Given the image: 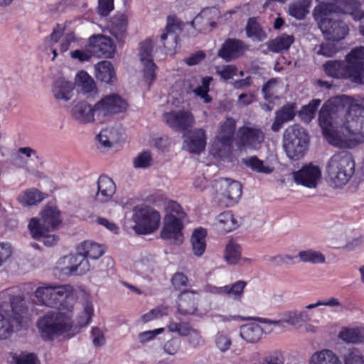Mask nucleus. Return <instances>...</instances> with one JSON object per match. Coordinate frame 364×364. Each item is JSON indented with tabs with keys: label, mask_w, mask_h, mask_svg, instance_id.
<instances>
[{
	"label": "nucleus",
	"mask_w": 364,
	"mask_h": 364,
	"mask_svg": "<svg viewBox=\"0 0 364 364\" xmlns=\"http://www.w3.org/2000/svg\"><path fill=\"white\" fill-rule=\"evenodd\" d=\"M206 236V229L201 227L195 229L192 233L191 242L192 245L193 252L196 257H201L205 251Z\"/></svg>",
	"instance_id": "cd10ccee"
},
{
	"label": "nucleus",
	"mask_w": 364,
	"mask_h": 364,
	"mask_svg": "<svg viewBox=\"0 0 364 364\" xmlns=\"http://www.w3.org/2000/svg\"><path fill=\"white\" fill-rule=\"evenodd\" d=\"M309 136L299 124L289 126L284 132L283 146L287 156L294 161L301 159L307 150Z\"/></svg>",
	"instance_id": "9d476101"
},
{
	"label": "nucleus",
	"mask_w": 364,
	"mask_h": 364,
	"mask_svg": "<svg viewBox=\"0 0 364 364\" xmlns=\"http://www.w3.org/2000/svg\"><path fill=\"white\" fill-rule=\"evenodd\" d=\"M239 143L250 149H258L264 139L263 132L256 127H242L238 130Z\"/></svg>",
	"instance_id": "6ab92c4d"
},
{
	"label": "nucleus",
	"mask_w": 364,
	"mask_h": 364,
	"mask_svg": "<svg viewBox=\"0 0 364 364\" xmlns=\"http://www.w3.org/2000/svg\"><path fill=\"white\" fill-rule=\"evenodd\" d=\"M143 65V78L144 81L150 86L156 78L157 66L154 60L141 62Z\"/></svg>",
	"instance_id": "a18cd8bd"
},
{
	"label": "nucleus",
	"mask_w": 364,
	"mask_h": 364,
	"mask_svg": "<svg viewBox=\"0 0 364 364\" xmlns=\"http://www.w3.org/2000/svg\"><path fill=\"white\" fill-rule=\"evenodd\" d=\"M333 15L332 14L313 10V17L325 39L328 41H339L346 38L349 29L344 21L333 18Z\"/></svg>",
	"instance_id": "9b49d317"
},
{
	"label": "nucleus",
	"mask_w": 364,
	"mask_h": 364,
	"mask_svg": "<svg viewBox=\"0 0 364 364\" xmlns=\"http://www.w3.org/2000/svg\"><path fill=\"white\" fill-rule=\"evenodd\" d=\"M164 119L170 128L179 132H185L195 122L193 114L186 110L166 112Z\"/></svg>",
	"instance_id": "f3484780"
},
{
	"label": "nucleus",
	"mask_w": 364,
	"mask_h": 364,
	"mask_svg": "<svg viewBox=\"0 0 364 364\" xmlns=\"http://www.w3.org/2000/svg\"><path fill=\"white\" fill-rule=\"evenodd\" d=\"M235 127V120L232 117L227 118L226 120L221 124L220 133L218 136V139L223 146H232L234 139Z\"/></svg>",
	"instance_id": "bb28decb"
},
{
	"label": "nucleus",
	"mask_w": 364,
	"mask_h": 364,
	"mask_svg": "<svg viewBox=\"0 0 364 364\" xmlns=\"http://www.w3.org/2000/svg\"><path fill=\"white\" fill-rule=\"evenodd\" d=\"M215 343L220 351L225 352L230 348L232 342L227 336L218 333L216 336Z\"/></svg>",
	"instance_id": "052dcab7"
},
{
	"label": "nucleus",
	"mask_w": 364,
	"mask_h": 364,
	"mask_svg": "<svg viewBox=\"0 0 364 364\" xmlns=\"http://www.w3.org/2000/svg\"><path fill=\"white\" fill-rule=\"evenodd\" d=\"M178 30H181V26L176 17L168 16L165 30L160 36L156 37L154 42L151 39H146L141 43L139 50L141 62L153 60L154 44L160 48H164L166 52L174 49L179 41V37L176 33V31Z\"/></svg>",
	"instance_id": "0eeeda50"
},
{
	"label": "nucleus",
	"mask_w": 364,
	"mask_h": 364,
	"mask_svg": "<svg viewBox=\"0 0 364 364\" xmlns=\"http://www.w3.org/2000/svg\"><path fill=\"white\" fill-rule=\"evenodd\" d=\"M94 315V309L91 302L87 301L83 304V311L77 318L76 326L82 328L87 326Z\"/></svg>",
	"instance_id": "37998d69"
},
{
	"label": "nucleus",
	"mask_w": 364,
	"mask_h": 364,
	"mask_svg": "<svg viewBox=\"0 0 364 364\" xmlns=\"http://www.w3.org/2000/svg\"><path fill=\"white\" fill-rule=\"evenodd\" d=\"M98 14L102 16H107L114 9V0H98Z\"/></svg>",
	"instance_id": "13d9d810"
},
{
	"label": "nucleus",
	"mask_w": 364,
	"mask_h": 364,
	"mask_svg": "<svg viewBox=\"0 0 364 364\" xmlns=\"http://www.w3.org/2000/svg\"><path fill=\"white\" fill-rule=\"evenodd\" d=\"M73 59H77L80 62L88 61L92 57V52L84 50H75L70 53Z\"/></svg>",
	"instance_id": "338daca9"
},
{
	"label": "nucleus",
	"mask_w": 364,
	"mask_h": 364,
	"mask_svg": "<svg viewBox=\"0 0 364 364\" xmlns=\"http://www.w3.org/2000/svg\"><path fill=\"white\" fill-rule=\"evenodd\" d=\"M321 104V100L318 99L312 100L309 105L303 107L302 112L306 114L309 119L314 118L317 109Z\"/></svg>",
	"instance_id": "680f3d73"
},
{
	"label": "nucleus",
	"mask_w": 364,
	"mask_h": 364,
	"mask_svg": "<svg viewBox=\"0 0 364 364\" xmlns=\"http://www.w3.org/2000/svg\"><path fill=\"white\" fill-rule=\"evenodd\" d=\"M238 227V221L231 211H226L218 215L217 228L222 233L231 232Z\"/></svg>",
	"instance_id": "473e14b6"
},
{
	"label": "nucleus",
	"mask_w": 364,
	"mask_h": 364,
	"mask_svg": "<svg viewBox=\"0 0 364 364\" xmlns=\"http://www.w3.org/2000/svg\"><path fill=\"white\" fill-rule=\"evenodd\" d=\"M242 163L250 167L252 171L257 173L269 174L273 171V168L269 166H265L264 162L259 159L256 156H250L247 159H243Z\"/></svg>",
	"instance_id": "a19ab883"
},
{
	"label": "nucleus",
	"mask_w": 364,
	"mask_h": 364,
	"mask_svg": "<svg viewBox=\"0 0 364 364\" xmlns=\"http://www.w3.org/2000/svg\"><path fill=\"white\" fill-rule=\"evenodd\" d=\"M92 343L95 347L102 346L105 343V338L102 331L98 327H92L90 331Z\"/></svg>",
	"instance_id": "4d7b16f0"
},
{
	"label": "nucleus",
	"mask_w": 364,
	"mask_h": 364,
	"mask_svg": "<svg viewBox=\"0 0 364 364\" xmlns=\"http://www.w3.org/2000/svg\"><path fill=\"white\" fill-rule=\"evenodd\" d=\"M241 257L240 246L233 241H230L225 247V259L230 264H235Z\"/></svg>",
	"instance_id": "79ce46f5"
},
{
	"label": "nucleus",
	"mask_w": 364,
	"mask_h": 364,
	"mask_svg": "<svg viewBox=\"0 0 364 364\" xmlns=\"http://www.w3.org/2000/svg\"><path fill=\"white\" fill-rule=\"evenodd\" d=\"M12 332L13 326L0 314V339H6Z\"/></svg>",
	"instance_id": "5fc2aeb1"
},
{
	"label": "nucleus",
	"mask_w": 364,
	"mask_h": 364,
	"mask_svg": "<svg viewBox=\"0 0 364 364\" xmlns=\"http://www.w3.org/2000/svg\"><path fill=\"white\" fill-rule=\"evenodd\" d=\"M309 3L306 1L290 4L289 6V14L297 20H302L309 14Z\"/></svg>",
	"instance_id": "c03bdc74"
},
{
	"label": "nucleus",
	"mask_w": 364,
	"mask_h": 364,
	"mask_svg": "<svg viewBox=\"0 0 364 364\" xmlns=\"http://www.w3.org/2000/svg\"><path fill=\"white\" fill-rule=\"evenodd\" d=\"M216 73L225 81L232 79L237 75V69L233 65H224L215 68Z\"/></svg>",
	"instance_id": "09e8293b"
},
{
	"label": "nucleus",
	"mask_w": 364,
	"mask_h": 364,
	"mask_svg": "<svg viewBox=\"0 0 364 364\" xmlns=\"http://www.w3.org/2000/svg\"><path fill=\"white\" fill-rule=\"evenodd\" d=\"M128 19L125 14L117 12L107 24V28L110 34L114 37L117 41L124 42L127 36Z\"/></svg>",
	"instance_id": "412c9836"
},
{
	"label": "nucleus",
	"mask_w": 364,
	"mask_h": 364,
	"mask_svg": "<svg viewBox=\"0 0 364 364\" xmlns=\"http://www.w3.org/2000/svg\"><path fill=\"white\" fill-rule=\"evenodd\" d=\"M96 78L105 83H110L115 78V72L112 64L107 60L99 62L95 66Z\"/></svg>",
	"instance_id": "7c9ffc66"
},
{
	"label": "nucleus",
	"mask_w": 364,
	"mask_h": 364,
	"mask_svg": "<svg viewBox=\"0 0 364 364\" xmlns=\"http://www.w3.org/2000/svg\"><path fill=\"white\" fill-rule=\"evenodd\" d=\"M164 328H159L154 330L146 331L139 333L138 338L141 344H146L153 341L156 336L164 332Z\"/></svg>",
	"instance_id": "603ef678"
},
{
	"label": "nucleus",
	"mask_w": 364,
	"mask_h": 364,
	"mask_svg": "<svg viewBox=\"0 0 364 364\" xmlns=\"http://www.w3.org/2000/svg\"><path fill=\"white\" fill-rule=\"evenodd\" d=\"M261 31L262 30L257 22L253 18H250L246 26L247 35L249 37H259Z\"/></svg>",
	"instance_id": "bf43d9fd"
},
{
	"label": "nucleus",
	"mask_w": 364,
	"mask_h": 364,
	"mask_svg": "<svg viewBox=\"0 0 364 364\" xmlns=\"http://www.w3.org/2000/svg\"><path fill=\"white\" fill-rule=\"evenodd\" d=\"M215 187L216 189L220 188L222 198L221 201L225 206H232L238 202L242 193V186L237 181L227 178H220L215 181Z\"/></svg>",
	"instance_id": "2eb2a0df"
},
{
	"label": "nucleus",
	"mask_w": 364,
	"mask_h": 364,
	"mask_svg": "<svg viewBox=\"0 0 364 364\" xmlns=\"http://www.w3.org/2000/svg\"><path fill=\"white\" fill-rule=\"evenodd\" d=\"M152 157L148 151L140 153L134 160V166L137 168H145L151 165Z\"/></svg>",
	"instance_id": "3c124183"
},
{
	"label": "nucleus",
	"mask_w": 364,
	"mask_h": 364,
	"mask_svg": "<svg viewBox=\"0 0 364 364\" xmlns=\"http://www.w3.org/2000/svg\"><path fill=\"white\" fill-rule=\"evenodd\" d=\"M133 230L138 235H149L156 231L161 223L159 211L148 205H136L133 208Z\"/></svg>",
	"instance_id": "f8f14e48"
},
{
	"label": "nucleus",
	"mask_w": 364,
	"mask_h": 364,
	"mask_svg": "<svg viewBox=\"0 0 364 364\" xmlns=\"http://www.w3.org/2000/svg\"><path fill=\"white\" fill-rule=\"evenodd\" d=\"M344 364H364V355L357 348H352L345 355Z\"/></svg>",
	"instance_id": "8fccbe9b"
},
{
	"label": "nucleus",
	"mask_w": 364,
	"mask_h": 364,
	"mask_svg": "<svg viewBox=\"0 0 364 364\" xmlns=\"http://www.w3.org/2000/svg\"><path fill=\"white\" fill-rule=\"evenodd\" d=\"M73 288L70 285L44 284L35 291V296L40 304L59 310L73 311L70 302Z\"/></svg>",
	"instance_id": "6e6552de"
},
{
	"label": "nucleus",
	"mask_w": 364,
	"mask_h": 364,
	"mask_svg": "<svg viewBox=\"0 0 364 364\" xmlns=\"http://www.w3.org/2000/svg\"><path fill=\"white\" fill-rule=\"evenodd\" d=\"M71 114L79 124H87L97 122L96 104L92 107L86 101L78 102L72 107Z\"/></svg>",
	"instance_id": "aec40b11"
},
{
	"label": "nucleus",
	"mask_w": 364,
	"mask_h": 364,
	"mask_svg": "<svg viewBox=\"0 0 364 364\" xmlns=\"http://www.w3.org/2000/svg\"><path fill=\"white\" fill-rule=\"evenodd\" d=\"M355 168V160L351 153L347 151L335 153L326 165V172L331 186L335 188L345 186L353 176Z\"/></svg>",
	"instance_id": "423d86ee"
},
{
	"label": "nucleus",
	"mask_w": 364,
	"mask_h": 364,
	"mask_svg": "<svg viewBox=\"0 0 364 364\" xmlns=\"http://www.w3.org/2000/svg\"><path fill=\"white\" fill-rule=\"evenodd\" d=\"M198 294L196 291H181L178 299V311L182 315L195 314L198 309Z\"/></svg>",
	"instance_id": "4be33fe9"
},
{
	"label": "nucleus",
	"mask_w": 364,
	"mask_h": 364,
	"mask_svg": "<svg viewBox=\"0 0 364 364\" xmlns=\"http://www.w3.org/2000/svg\"><path fill=\"white\" fill-rule=\"evenodd\" d=\"M320 2L314 9L332 14H350L355 21H360L364 12L358 0H327Z\"/></svg>",
	"instance_id": "ddd939ff"
},
{
	"label": "nucleus",
	"mask_w": 364,
	"mask_h": 364,
	"mask_svg": "<svg viewBox=\"0 0 364 364\" xmlns=\"http://www.w3.org/2000/svg\"><path fill=\"white\" fill-rule=\"evenodd\" d=\"M294 41L293 36L282 34L271 41L268 43V48L273 53H279L284 50H288Z\"/></svg>",
	"instance_id": "f704fd0d"
},
{
	"label": "nucleus",
	"mask_w": 364,
	"mask_h": 364,
	"mask_svg": "<svg viewBox=\"0 0 364 364\" xmlns=\"http://www.w3.org/2000/svg\"><path fill=\"white\" fill-rule=\"evenodd\" d=\"M245 49V45L241 40L228 38L223 43L218 55L226 62H230L236 58Z\"/></svg>",
	"instance_id": "b1692460"
},
{
	"label": "nucleus",
	"mask_w": 364,
	"mask_h": 364,
	"mask_svg": "<svg viewBox=\"0 0 364 364\" xmlns=\"http://www.w3.org/2000/svg\"><path fill=\"white\" fill-rule=\"evenodd\" d=\"M247 286V282L239 280L235 283L225 285V296L240 301L244 296V290Z\"/></svg>",
	"instance_id": "c9c22d12"
},
{
	"label": "nucleus",
	"mask_w": 364,
	"mask_h": 364,
	"mask_svg": "<svg viewBox=\"0 0 364 364\" xmlns=\"http://www.w3.org/2000/svg\"><path fill=\"white\" fill-rule=\"evenodd\" d=\"M213 77L210 76L203 77L201 80V85L196 87L193 92L206 104L212 102V97L208 95L210 91V85Z\"/></svg>",
	"instance_id": "ea45409f"
},
{
	"label": "nucleus",
	"mask_w": 364,
	"mask_h": 364,
	"mask_svg": "<svg viewBox=\"0 0 364 364\" xmlns=\"http://www.w3.org/2000/svg\"><path fill=\"white\" fill-rule=\"evenodd\" d=\"M300 261L311 264H323L326 262V257L321 252L313 249L300 251L297 256Z\"/></svg>",
	"instance_id": "4c0bfd02"
},
{
	"label": "nucleus",
	"mask_w": 364,
	"mask_h": 364,
	"mask_svg": "<svg viewBox=\"0 0 364 364\" xmlns=\"http://www.w3.org/2000/svg\"><path fill=\"white\" fill-rule=\"evenodd\" d=\"M333 42L327 41L326 43H322L316 50V53L325 57H332L339 50L338 46Z\"/></svg>",
	"instance_id": "de8ad7c7"
},
{
	"label": "nucleus",
	"mask_w": 364,
	"mask_h": 364,
	"mask_svg": "<svg viewBox=\"0 0 364 364\" xmlns=\"http://www.w3.org/2000/svg\"><path fill=\"white\" fill-rule=\"evenodd\" d=\"M105 253L103 247L92 241H85L77 248L76 254L65 256L63 259L69 264L64 270L70 275H82L90 269L88 258L97 259Z\"/></svg>",
	"instance_id": "20e7f679"
},
{
	"label": "nucleus",
	"mask_w": 364,
	"mask_h": 364,
	"mask_svg": "<svg viewBox=\"0 0 364 364\" xmlns=\"http://www.w3.org/2000/svg\"><path fill=\"white\" fill-rule=\"evenodd\" d=\"M263 333L261 326L255 323H247L240 327V335L248 343L257 342Z\"/></svg>",
	"instance_id": "2f4dec72"
},
{
	"label": "nucleus",
	"mask_w": 364,
	"mask_h": 364,
	"mask_svg": "<svg viewBox=\"0 0 364 364\" xmlns=\"http://www.w3.org/2000/svg\"><path fill=\"white\" fill-rule=\"evenodd\" d=\"M205 58V53L204 51L198 50L186 58L184 61L188 65L193 66L200 63Z\"/></svg>",
	"instance_id": "0e129e2a"
},
{
	"label": "nucleus",
	"mask_w": 364,
	"mask_h": 364,
	"mask_svg": "<svg viewBox=\"0 0 364 364\" xmlns=\"http://www.w3.org/2000/svg\"><path fill=\"white\" fill-rule=\"evenodd\" d=\"M37 327L43 341H53L55 338L73 330V311H48L38 318Z\"/></svg>",
	"instance_id": "7ed1b4c3"
},
{
	"label": "nucleus",
	"mask_w": 364,
	"mask_h": 364,
	"mask_svg": "<svg viewBox=\"0 0 364 364\" xmlns=\"http://www.w3.org/2000/svg\"><path fill=\"white\" fill-rule=\"evenodd\" d=\"M110 131L108 129H102L99 134L97 135L96 139L100 143L102 146L105 148L111 147V139L109 136Z\"/></svg>",
	"instance_id": "69168bd1"
},
{
	"label": "nucleus",
	"mask_w": 364,
	"mask_h": 364,
	"mask_svg": "<svg viewBox=\"0 0 364 364\" xmlns=\"http://www.w3.org/2000/svg\"><path fill=\"white\" fill-rule=\"evenodd\" d=\"M10 307L11 314L10 316L16 323H21L23 318L28 311L26 301L21 296H13L10 298Z\"/></svg>",
	"instance_id": "c756f323"
},
{
	"label": "nucleus",
	"mask_w": 364,
	"mask_h": 364,
	"mask_svg": "<svg viewBox=\"0 0 364 364\" xmlns=\"http://www.w3.org/2000/svg\"><path fill=\"white\" fill-rule=\"evenodd\" d=\"M323 69L328 77L364 85V46L353 48L344 60L326 61Z\"/></svg>",
	"instance_id": "f03ea898"
},
{
	"label": "nucleus",
	"mask_w": 364,
	"mask_h": 364,
	"mask_svg": "<svg viewBox=\"0 0 364 364\" xmlns=\"http://www.w3.org/2000/svg\"><path fill=\"white\" fill-rule=\"evenodd\" d=\"M128 104L117 94L105 96L96 103L97 122L102 123L113 115L127 110Z\"/></svg>",
	"instance_id": "4468645a"
},
{
	"label": "nucleus",
	"mask_w": 364,
	"mask_h": 364,
	"mask_svg": "<svg viewBox=\"0 0 364 364\" xmlns=\"http://www.w3.org/2000/svg\"><path fill=\"white\" fill-rule=\"evenodd\" d=\"M168 330L177 333L181 336H188L192 329L188 323L170 322L168 326Z\"/></svg>",
	"instance_id": "864d4df0"
},
{
	"label": "nucleus",
	"mask_w": 364,
	"mask_h": 364,
	"mask_svg": "<svg viewBox=\"0 0 364 364\" xmlns=\"http://www.w3.org/2000/svg\"><path fill=\"white\" fill-rule=\"evenodd\" d=\"M16 364H39L33 353L23 355L16 360Z\"/></svg>",
	"instance_id": "774afa93"
},
{
	"label": "nucleus",
	"mask_w": 364,
	"mask_h": 364,
	"mask_svg": "<svg viewBox=\"0 0 364 364\" xmlns=\"http://www.w3.org/2000/svg\"><path fill=\"white\" fill-rule=\"evenodd\" d=\"M292 176L297 185L314 188L316 187L321 177V170L319 166L309 164L303 166L299 171H293Z\"/></svg>",
	"instance_id": "dca6fc26"
},
{
	"label": "nucleus",
	"mask_w": 364,
	"mask_h": 364,
	"mask_svg": "<svg viewBox=\"0 0 364 364\" xmlns=\"http://www.w3.org/2000/svg\"><path fill=\"white\" fill-rule=\"evenodd\" d=\"M97 192L95 200L105 203L109 202L116 191V186L112 178L107 176H100L97 181Z\"/></svg>",
	"instance_id": "393cba45"
},
{
	"label": "nucleus",
	"mask_w": 364,
	"mask_h": 364,
	"mask_svg": "<svg viewBox=\"0 0 364 364\" xmlns=\"http://www.w3.org/2000/svg\"><path fill=\"white\" fill-rule=\"evenodd\" d=\"M309 364H341L337 355L331 350L324 349L314 353Z\"/></svg>",
	"instance_id": "72a5a7b5"
},
{
	"label": "nucleus",
	"mask_w": 364,
	"mask_h": 364,
	"mask_svg": "<svg viewBox=\"0 0 364 364\" xmlns=\"http://www.w3.org/2000/svg\"><path fill=\"white\" fill-rule=\"evenodd\" d=\"M165 211L161 237L165 240H179L183 237V222L187 215L179 203L171 200L165 203Z\"/></svg>",
	"instance_id": "1a4fd4ad"
},
{
	"label": "nucleus",
	"mask_w": 364,
	"mask_h": 364,
	"mask_svg": "<svg viewBox=\"0 0 364 364\" xmlns=\"http://www.w3.org/2000/svg\"><path fill=\"white\" fill-rule=\"evenodd\" d=\"M276 116L285 123L292 120L295 117V105L287 104L276 112Z\"/></svg>",
	"instance_id": "49530a36"
},
{
	"label": "nucleus",
	"mask_w": 364,
	"mask_h": 364,
	"mask_svg": "<svg viewBox=\"0 0 364 364\" xmlns=\"http://www.w3.org/2000/svg\"><path fill=\"white\" fill-rule=\"evenodd\" d=\"M323 135L332 146L353 149L364 142V97L345 95L325 103L318 114Z\"/></svg>",
	"instance_id": "f257e3e1"
},
{
	"label": "nucleus",
	"mask_w": 364,
	"mask_h": 364,
	"mask_svg": "<svg viewBox=\"0 0 364 364\" xmlns=\"http://www.w3.org/2000/svg\"><path fill=\"white\" fill-rule=\"evenodd\" d=\"M42 220L31 219L28 229L35 240L43 238L45 245L51 247L58 241V237L50 235L49 232L54 230L60 223V212L55 206L47 207L42 213Z\"/></svg>",
	"instance_id": "39448f33"
},
{
	"label": "nucleus",
	"mask_w": 364,
	"mask_h": 364,
	"mask_svg": "<svg viewBox=\"0 0 364 364\" xmlns=\"http://www.w3.org/2000/svg\"><path fill=\"white\" fill-rule=\"evenodd\" d=\"M89 46L92 52L106 58H112L114 53V46L111 38L103 35H94L89 38Z\"/></svg>",
	"instance_id": "5701e85b"
},
{
	"label": "nucleus",
	"mask_w": 364,
	"mask_h": 364,
	"mask_svg": "<svg viewBox=\"0 0 364 364\" xmlns=\"http://www.w3.org/2000/svg\"><path fill=\"white\" fill-rule=\"evenodd\" d=\"M73 82L60 77L54 82L52 92L56 100L68 102L73 97Z\"/></svg>",
	"instance_id": "a878e982"
},
{
	"label": "nucleus",
	"mask_w": 364,
	"mask_h": 364,
	"mask_svg": "<svg viewBox=\"0 0 364 364\" xmlns=\"http://www.w3.org/2000/svg\"><path fill=\"white\" fill-rule=\"evenodd\" d=\"M75 83L84 94L91 93L95 88L93 79L85 71H80L75 77Z\"/></svg>",
	"instance_id": "58836bf2"
},
{
	"label": "nucleus",
	"mask_w": 364,
	"mask_h": 364,
	"mask_svg": "<svg viewBox=\"0 0 364 364\" xmlns=\"http://www.w3.org/2000/svg\"><path fill=\"white\" fill-rule=\"evenodd\" d=\"M206 133L202 128H196L187 131L183 134V147L188 151L200 154L205 150Z\"/></svg>",
	"instance_id": "a211bd4d"
},
{
	"label": "nucleus",
	"mask_w": 364,
	"mask_h": 364,
	"mask_svg": "<svg viewBox=\"0 0 364 364\" xmlns=\"http://www.w3.org/2000/svg\"><path fill=\"white\" fill-rule=\"evenodd\" d=\"M338 338L346 343H364V328L343 327L338 333Z\"/></svg>",
	"instance_id": "c85d7f7f"
},
{
	"label": "nucleus",
	"mask_w": 364,
	"mask_h": 364,
	"mask_svg": "<svg viewBox=\"0 0 364 364\" xmlns=\"http://www.w3.org/2000/svg\"><path fill=\"white\" fill-rule=\"evenodd\" d=\"M44 198L41 192L36 189H30L19 195L18 200L24 206H31L41 202Z\"/></svg>",
	"instance_id": "e433bc0d"
},
{
	"label": "nucleus",
	"mask_w": 364,
	"mask_h": 364,
	"mask_svg": "<svg viewBox=\"0 0 364 364\" xmlns=\"http://www.w3.org/2000/svg\"><path fill=\"white\" fill-rule=\"evenodd\" d=\"M181 348V341L178 338H172L168 341L164 346V351L171 355H175Z\"/></svg>",
	"instance_id": "e2e57ef3"
},
{
	"label": "nucleus",
	"mask_w": 364,
	"mask_h": 364,
	"mask_svg": "<svg viewBox=\"0 0 364 364\" xmlns=\"http://www.w3.org/2000/svg\"><path fill=\"white\" fill-rule=\"evenodd\" d=\"M171 282L176 289L181 290L188 286V279L183 273L176 272L173 275Z\"/></svg>",
	"instance_id": "6e6d98bb"
}]
</instances>
